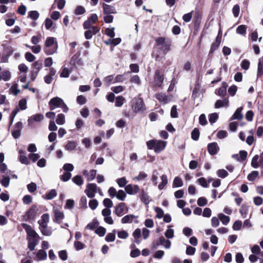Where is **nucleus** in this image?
I'll list each match as a JSON object with an SVG mask.
<instances>
[{
  "mask_svg": "<svg viewBox=\"0 0 263 263\" xmlns=\"http://www.w3.org/2000/svg\"><path fill=\"white\" fill-rule=\"evenodd\" d=\"M165 79V70L160 67L157 68L153 77V87L162 88Z\"/></svg>",
  "mask_w": 263,
  "mask_h": 263,
  "instance_id": "obj_2",
  "label": "nucleus"
},
{
  "mask_svg": "<svg viewBox=\"0 0 263 263\" xmlns=\"http://www.w3.org/2000/svg\"><path fill=\"white\" fill-rule=\"evenodd\" d=\"M218 177L221 178H224L229 175L228 173L223 169H220L217 172Z\"/></svg>",
  "mask_w": 263,
  "mask_h": 263,
  "instance_id": "obj_56",
  "label": "nucleus"
},
{
  "mask_svg": "<svg viewBox=\"0 0 263 263\" xmlns=\"http://www.w3.org/2000/svg\"><path fill=\"white\" fill-rule=\"evenodd\" d=\"M166 145V142L162 140H156L155 144V152L159 153L162 151Z\"/></svg>",
  "mask_w": 263,
  "mask_h": 263,
  "instance_id": "obj_16",
  "label": "nucleus"
},
{
  "mask_svg": "<svg viewBox=\"0 0 263 263\" xmlns=\"http://www.w3.org/2000/svg\"><path fill=\"white\" fill-rule=\"evenodd\" d=\"M125 192L129 195L136 194L140 191L139 185L129 184L125 187Z\"/></svg>",
  "mask_w": 263,
  "mask_h": 263,
  "instance_id": "obj_11",
  "label": "nucleus"
},
{
  "mask_svg": "<svg viewBox=\"0 0 263 263\" xmlns=\"http://www.w3.org/2000/svg\"><path fill=\"white\" fill-rule=\"evenodd\" d=\"M44 119V116L41 114H36L30 117L28 120V124L31 125L35 122H40Z\"/></svg>",
  "mask_w": 263,
  "mask_h": 263,
  "instance_id": "obj_17",
  "label": "nucleus"
},
{
  "mask_svg": "<svg viewBox=\"0 0 263 263\" xmlns=\"http://www.w3.org/2000/svg\"><path fill=\"white\" fill-rule=\"evenodd\" d=\"M97 185L95 183H89L85 190V193L87 196L90 198L95 197L97 192Z\"/></svg>",
  "mask_w": 263,
  "mask_h": 263,
  "instance_id": "obj_9",
  "label": "nucleus"
},
{
  "mask_svg": "<svg viewBox=\"0 0 263 263\" xmlns=\"http://www.w3.org/2000/svg\"><path fill=\"white\" fill-rule=\"evenodd\" d=\"M221 38L222 34L220 31H219L218 32V34L216 38L215 41L213 42L211 46V48L210 50V53L214 52L216 50H217L219 48L221 43Z\"/></svg>",
  "mask_w": 263,
  "mask_h": 263,
  "instance_id": "obj_12",
  "label": "nucleus"
},
{
  "mask_svg": "<svg viewBox=\"0 0 263 263\" xmlns=\"http://www.w3.org/2000/svg\"><path fill=\"white\" fill-rule=\"evenodd\" d=\"M183 185V181L181 178L179 177H176L174 180L173 186V187H181Z\"/></svg>",
  "mask_w": 263,
  "mask_h": 263,
  "instance_id": "obj_40",
  "label": "nucleus"
},
{
  "mask_svg": "<svg viewBox=\"0 0 263 263\" xmlns=\"http://www.w3.org/2000/svg\"><path fill=\"white\" fill-rule=\"evenodd\" d=\"M257 77L258 79L262 78L263 77V58H260L259 59Z\"/></svg>",
  "mask_w": 263,
  "mask_h": 263,
  "instance_id": "obj_21",
  "label": "nucleus"
},
{
  "mask_svg": "<svg viewBox=\"0 0 263 263\" xmlns=\"http://www.w3.org/2000/svg\"><path fill=\"white\" fill-rule=\"evenodd\" d=\"M126 196V194L125 192L122 190H119L116 195V197L119 200H120L121 201H124Z\"/></svg>",
  "mask_w": 263,
  "mask_h": 263,
  "instance_id": "obj_48",
  "label": "nucleus"
},
{
  "mask_svg": "<svg viewBox=\"0 0 263 263\" xmlns=\"http://www.w3.org/2000/svg\"><path fill=\"white\" fill-rule=\"evenodd\" d=\"M72 181L78 185H81L83 184L84 181L82 177L80 175H76L72 179Z\"/></svg>",
  "mask_w": 263,
  "mask_h": 263,
  "instance_id": "obj_36",
  "label": "nucleus"
},
{
  "mask_svg": "<svg viewBox=\"0 0 263 263\" xmlns=\"http://www.w3.org/2000/svg\"><path fill=\"white\" fill-rule=\"evenodd\" d=\"M71 177V174L70 172H65L60 176V179L64 182L68 181Z\"/></svg>",
  "mask_w": 263,
  "mask_h": 263,
  "instance_id": "obj_47",
  "label": "nucleus"
},
{
  "mask_svg": "<svg viewBox=\"0 0 263 263\" xmlns=\"http://www.w3.org/2000/svg\"><path fill=\"white\" fill-rule=\"evenodd\" d=\"M79 205L80 208L82 209H86L87 208V199L85 196H83L81 198Z\"/></svg>",
  "mask_w": 263,
  "mask_h": 263,
  "instance_id": "obj_54",
  "label": "nucleus"
},
{
  "mask_svg": "<svg viewBox=\"0 0 263 263\" xmlns=\"http://www.w3.org/2000/svg\"><path fill=\"white\" fill-rule=\"evenodd\" d=\"M85 12L86 10L84 7L82 6H78L74 10V13L76 15H82L85 13Z\"/></svg>",
  "mask_w": 263,
  "mask_h": 263,
  "instance_id": "obj_49",
  "label": "nucleus"
},
{
  "mask_svg": "<svg viewBox=\"0 0 263 263\" xmlns=\"http://www.w3.org/2000/svg\"><path fill=\"white\" fill-rule=\"evenodd\" d=\"M36 257L39 260H44L47 258V253L44 250H40L36 253Z\"/></svg>",
  "mask_w": 263,
  "mask_h": 263,
  "instance_id": "obj_39",
  "label": "nucleus"
},
{
  "mask_svg": "<svg viewBox=\"0 0 263 263\" xmlns=\"http://www.w3.org/2000/svg\"><path fill=\"white\" fill-rule=\"evenodd\" d=\"M77 145V143L75 141H68L67 144L65 146V148L68 151H72L76 148Z\"/></svg>",
  "mask_w": 263,
  "mask_h": 263,
  "instance_id": "obj_31",
  "label": "nucleus"
},
{
  "mask_svg": "<svg viewBox=\"0 0 263 263\" xmlns=\"http://www.w3.org/2000/svg\"><path fill=\"white\" fill-rule=\"evenodd\" d=\"M55 122L59 125L64 124L65 122L64 115L63 114H58Z\"/></svg>",
  "mask_w": 263,
  "mask_h": 263,
  "instance_id": "obj_44",
  "label": "nucleus"
},
{
  "mask_svg": "<svg viewBox=\"0 0 263 263\" xmlns=\"http://www.w3.org/2000/svg\"><path fill=\"white\" fill-rule=\"evenodd\" d=\"M74 246L76 250L79 251L84 248L85 245L80 241H76Z\"/></svg>",
  "mask_w": 263,
  "mask_h": 263,
  "instance_id": "obj_58",
  "label": "nucleus"
},
{
  "mask_svg": "<svg viewBox=\"0 0 263 263\" xmlns=\"http://www.w3.org/2000/svg\"><path fill=\"white\" fill-rule=\"evenodd\" d=\"M258 171H254L248 175L247 178L249 181H253L258 177Z\"/></svg>",
  "mask_w": 263,
  "mask_h": 263,
  "instance_id": "obj_45",
  "label": "nucleus"
},
{
  "mask_svg": "<svg viewBox=\"0 0 263 263\" xmlns=\"http://www.w3.org/2000/svg\"><path fill=\"white\" fill-rule=\"evenodd\" d=\"M18 106L21 110H25L27 108V100L23 98L21 99L18 102Z\"/></svg>",
  "mask_w": 263,
  "mask_h": 263,
  "instance_id": "obj_51",
  "label": "nucleus"
},
{
  "mask_svg": "<svg viewBox=\"0 0 263 263\" xmlns=\"http://www.w3.org/2000/svg\"><path fill=\"white\" fill-rule=\"evenodd\" d=\"M118 236L121 239H126L128 236V233L125 230H122L118 232Z\"/></svg>",
  "mask_w": 263,
  "mask_h": 263,
  "instance_id": "obj_63",
  "label": "nucleus"
},
{
  "mask_svg": "<svg viewBox=\"0 0 263 263\" xmlns=\"http://www.w3.org/2000/svg\"><path fill=\"white\" fill-rule=\"evenodd\" d=\"M139 197L141 201L145 205H147L149 203V197L143 189L140 191V194H139Z\"/></svg>",
  "mask_w": 263,
  "mask_h": 263,
  "instance_id": "obj_20",
  "label": "nucleus"
},
{
  "mask_svg": "<svg viewBox=\"0 0 263 263\" xmlns=\"http://www.w3.org/2000/svg\"><path fill=\"white\" fill-rule=\"evenodd\" d=\"M21 226L25 229L27 234V238H31V239H38L39 238V235L32 229L30 225L23 223H22Z\"/></svg>",
  "mask_w": 263,
  "mask_h": 263,
  "instance_id": "obj_6",
  "label": "nucleus"
},
{
  "mask_svg": "<svg viewBox=\"0 0 263 263\" xmlns=\"http://www.w3.org/2000/svg\"><path fill=\"white\" fill-rule=\"evenodd\" d=\"M200 132L198 128H195L191 133V138L193 140L197 141L199 139Z\"/></svg>",
  "mask_w": 263,
  "mask_h": 263,
  "instance_id": "obj_35",
  "label": "nucleus"
},
{
  "mask_svg": "<svg viewBox=\"0 0 263 263\" xmlns=\"http://www.w3.org/2000/svg\"><path fill=\"white\" fill-rule=\"evenodd\" d=\"M133 235L134 238L135 239V242L137 244L140 243V241L139 240V238L141 237V230L139 228L136 229L134 232Z\"/></svg>",
  "mask_w": 263,
  "mask_h": 263,
  "instance_id": "obj_30",
  "label": "nucleus"
},
{
  "mask_svg": "<svg viewBox=\"0 0 263 263\" xmlns=\"http://www.w3.org/2000/svg\"><path fill=\"white\" fill-rule=\"evenodd\" d=\"M242 109V107L238 108L231 117V120L236 119L238 120H241L243 118V116L241 114Z\"/></svg>",
  "mask_w": 263,
  "mask_h": 263,
  "instance_id": "obj_22",
  "label": "nucleus"
},
{
  "mask_svg": "<svg viewBox=\"0 0 263 263\" xmlns=\"http://www.w3.org/2000/svg\"><path fill=\"white\" fill-rule=\"evenodd\" d=\"M43 60H39L35 61L32 64V70H35V71L39 72L40 70L42 68Z\"/></svg>",
  "mask_w": 263,
  "mask_h": 263,
  "instance_id": "obj_24",
  "label": "nucleus"
},
{
  "mask_svg": "<svg viewBox=\"0 0 263 263\" xmlns=\"http://www.w3.org/2000/svg\"><path fill=\"white\" fill-rule=\"evenodd\" d=\"M116 230H112L111 233H108L105 237V240L107 242H113L116 238Z\"/></svg>",
  "mask_w": 263,
  "mask_h": 263,
  "instance_id": "obj_27",
  "label": "nucleus"
},
{
  "mask_svg": "<svg viewBox=\"0 0 263 263\" xmlns=\"http://www.w3.org/2000/svg\"><path fill=\"white\" fill-rule=\"evenodd\" d=\"M50 110H54L57 107H61L62 104H64L63 100L59 97L52 98L48 103Z\"/></svg>",
  "mask_w": 263,
  "mask_h": 263,
  "instance_id": "obj_8",
  "label": "nucleus"
},
{
  "mask_svg": "<svg viewBox=\"0 0 263 263\" xmlns=\"http://www.w3.org/2000/svg\"><path fill=\"white\" fill-rule=\"evenodd\" d=\"M251 166L255 168H258L260 166L263 168V152L260 154V156L255 155L252 158L251 161Z\"/></svg>",
  "mask_w": 263,
  "mask_h": 263,
  "instance_id": "obj_7",
  "label": "nucleus"
},
{
  "mask_svg": "<svg viewBox=\"0 0 263 263\" xmlns=\"http://www.w3.org/2000/svg\"><path fill=\"white\" fill-rule=\"evenodd\" d=\"M228 104V100H218L216 101L215 104V107L216 108H219L220 107H223Z\"/></svg>",
  "mask_w": 263,
  "mask_h": 263,
  "instance_id": "obj_42",
  "label": "nucleus"
},
{
  "mask_svg": "<svg viewBox=\"0 0 263 263\" xmlns=\"http://www.w3.org/2000/svg\"><path fill=\"white\" fill-rule=\"evenodd\" d=\"M135 217L134 215H126L122 218L121 222L122 223H132Z\"/></svg>",
  "mask_w": 263,
  "mask_h": 263,
  "instance_id": "obj_32",
  "label": "nucleus"
},
{
  "mask_svg": "<svg viewBox=\"0 0 263 263\" xmlns=\"http://www.w3.org/2000/svg\"><path fill=\"white\" fill-rule=\"evenodd\" d=\"M28 240V248L30 251H33L35 249V246L37 244V239H31V238H27Z\"/></svg>",
  "mask_w": 263,
  "mask_h": 263,
  "instance_id": "obj_25",
  "label": "nucleus"
},
{
  "mask_svg": "<svg viewBox=\"0 0 263 263\" xmlns=\"http://www.w3.org/2000/svg\"><path fill=\"white\" fill-rule=\"evenodd\" d=\"M39 13L37 11H30L28 13V17L33 21H36L39 17Z\"/></svg>",
  "mask_w": 263,
  "mask_h": 263,
  "instance_id": "obj_46",
  "label": "nucleus"
},
{
  "mask_svg": "<svg viewBox=\"0 0 263 263\" xmlns=\"http://www.w3.org/2000/svg\"><path fill=\"white\" fill-rule=\"evenodd\" d=\"M117 182L119 186L121 187H124L127 182L124 177L118 179Z\"/></svg>",
  "mask_w": 263,
  "mask_h": 263,
  "instance_id": "obj_60",
  "label": "nucleus"
},
{
  "mask_svg": "<svg viewBox=\"0 0 263 263\" xmlns=\"http://www.w3.org/2000/svg\"><path fill=\"white\" fill-rule=\"evenodd\" d=\"M20 153L21 154L20 157H19V160L22 163L24 164H28L29 161L28 160V159L27 157L25 155V152L23 151V150H21L20 151Z\"/></svg>",
  "mask_w": 263,
  "mask_h": 263,
  "instance_id": "obj_28",
  "label": "nucleus"
},
{
  "mask_svg": "<svg viewBox=\"0 0 263 263\" xmlns=\"http://www.w3.org/2000/svg\"><path fill=\"white\" fill-rule=\"evenodd\" d=\"M237 90V87L235 85H233L229 88L228 92L231 96H234Z\"/></svg>",
  "mask_w": 263,
  "mask_h": 263,
  "instance_id": "obj_64",
  "label": "nucleus"
},
{
  "mask_svg": "<svg viewBox=\"0 0 263 263\" xmlns=\"http://www.w3.org/2000/svg\"><path fill=\"white\" fill-rule=\"evenodd\" d=\"M218 218L221 220L222 223L225 225L227 224L230 221V217L222 213H220L218 214Z\"/></svg>",
  "mask_w": 263,
  "mask_h": 263,
  "instance_id": "obj_38",
  "label": "nucleus"
},
{
  "mask_svg": "<svg viewBox=\"0 0 263 263\" xmlns=\"http://www.w3.org/2000/svg\"><path fill=\"white\" fill-rule=\"evenodd\" d=\"M241 226H242L241 221L238 220L234 222L232 228L234 231H238L240 229Z\"/></svg>",
  "mask_w": 263,
  "mask_h": 263,
  "instance_id": "obj_61",
  "label": "nucleus"
},
{
  "mask_svg": "<svg viewBox=\"0 0 263 263\" xmlns=\"http://www.w3.org/2000/svg\"><path fill=\"white\" fill-rule=\"evenodd\" d=\"M40 229L42 234L44 236H50L51 235L52 232L50 229H48L47 228V224L45 223V224H40Z\"/></svg>",
  "mask_w": 263,
  "mask_h": 263,
  "instance_id": "obj_23",
  "label": "nucleus"
},
{
  "mask_svg": "<svg viewBox=\"0 0 263 263\" xmlns=\"http://www.w3.org/2000/svg\"><path fill=\"white\" fill-rule=\"evenodd\" d=\"M247 27L245 25H241L238 26L236 29V32L238 34L244 35L246 33Z\"/></svg>",
  "mask_w": 263,
  "mask_h": 263,
  "instance_id": "obj_41",
  "label": "nucleus"
},
{
  "mask_svg": "<svg viewBox=\"0 0 263 263\" xmlns=\"http://www.w3.org/2000/svg\"><path fill=\"white\" fill-rule=\"evenodd\" d=\"M57 195V193L56 190L55 189H52L46 194V199L47 200H51L55 197Z\"/></svg>",
  "mask_w": 263,
  "mask_h": 263,
  "instance_id": "obj_37",
  "label": "nucleus"
},
{
  "mask_svg": "<svg viewBox=\"0 0 263 263\" xmlns=\"http://www.w3.org/2000/svg\"><path fill=\"white\" fill-rule=\"evenodd\" d=\"M156 140H150L146 142V145L149 149H154L155 151V144Z\"/></svg>",
  "mask_w": 263,
  "mask_h": 263,
  "instance_id": "obj_55",
  "label": "nucleus"
},
{
  "mask_svg": "<svg viewBox=\"0 0 263 263\" xmlns=\"http://www.w3.org/2000/svg\"><path fill=\"white\" fill-rule=\"evenodd\" d=\"M161 182L158 185V188L159 190H162L165 186L167 184V176L165 174H163L161 177Z\"/></svg>",
  "mask_w": 263,
  "mask_h": 263,
  "instance_id": "obj_33",
  "label": "nucleus"
},
{
  "mask_svg": "<svg viewBox=\"0 0 263 263\" xmlns=\"http://www.w3.org/2000/svg\"><path fill=\"white\" fill-rule=\"evenodd\" d=\"M40 206L36 204L32 205L25 213L24 216V219L26 221L34 220L37 214L41 213Z\"/></svg>",
  "mask_w": 263,
  "mask_h": 263,
  "instance_id": "obj_4",
  "label": "nucleus"
},
{
  "mask_svg": "<svg viewBox=\"0 0 263 263\" xmlns=\"http://www.w3.org/2000/svg\"><path fill=\"white\" fill-rule=\"evenodd\" d=\"M125 98L121 96H118L116 99L115 105L117 107H121L124 103Z\"/></svg>",
  "mask_w": 263,
  "mask_h": 263,
  "instance_id": "obj_50",
  "label": "nucleus"
},
{
  "mask_svg": "<svg viewBox=\"0 0 263 263\" xmlns=\"http://www.w3.org/2000/svg\"><path fill=\"white\" fill-rule=\"evenodd\" d=\"M58 43L53 37H48L45 43L44 51L47 55L53 54L57 52Z\"/></svg>",
  "mask_w": 263,
  "mask_h": 263,
  "instance_id": "obj_3",
  "label": "nucleus"
},
{
  "mask_svg": "<svg viewBox=\"0 0 263 263\" xmlns=\"http://www.w3.org/2000/svg\"><path fill=\"white\" fill-rule=\"evenodd\" d=\"M155 46L158 47L159 50L161 51L164 55L171 50L172 40L169 37H157L155 39Z\"/></svg>",
  "mask_w": 263,
  "mask_h": 263,
  "instance_id": "obj_1",
  "label": "nucleus"
},
{
  "mask_svg": "<svg viewBox=\"0 0 263 263\" xmlns=\"http://www.w3.org/2000/svg\"><path fill=\"white\" fill-rule=\"evenodd\" d=\"M115 28H107L105 30V33L108 36H109L111 38H113L115 36V33L114 32Z\"/></svg>",
  "mask_w": 263,
  "mask_h": 263,
  "instance_id": "obj_52",
  "label": "nucleus"
},
{
  "mask_svg": "<svg viewBox=\"0 0 263 263\" xmlns=\"http://www.w3.org/2000/svg\"><path fill=\"white\" fill-rule=\"evenodd\" d=\"M100 27L99 26H93L92 29H87L84 32V36L86 39L90 40L92 38L93 35L96 34L100 31Z\"/></svg>",
  "mask_w": 263,
  "mask_h": 263,
  "instance_id": "obj_10",
  "label": "nucleus"
},
{
  "mask_svg": "<svg viewBox=\"0 0 263 263\" xmlns=\"http://www.w3.org/2000/svg\"><path fill=\"white\" fill-rule=\"evenodd\" d=\"M95 233L98 234L100 237L104 236L106 233V229L103 227H98L95 230Z\"/></svg>",
  "mask_w": 263,
  "mask_h": 263,
  "instance_id": "obj_43",
  "label": "nucleus"
},
{
  "mask_svg": "<svg viewBox=\"0 0 263 263\" xmlns=\"http://www.w3.org/2000/svg\"><path fill=\"white\" fill-rule=\"evenodd\" d=\"M49 215L48 213H45L42 215L41 216V221L39 220L38 221V223L39 225L40 226V224L41 225L45 224V223L47 224V223L49 222Z\"/></svg>",
  "mask_w": 263,
  "mask_h": 263,
  "instance_id": "obj_34",
  "label": "nucleus"
},
{
  "mask_svg": "<svg viewBox=\"0 0 263 263\" xmlns=\"http://www.w3.org/2000/svg\"><path fill=\"white\" fill-rule=\"evenodd\" d=\"M171 117L173 118H176L178 117L177 106L173 105L171 110Z\"/></svg>",
  "mask_w": 263,
  "mask_h": 263,
  "instance_id": "obj_57",
  "label": "nucleus"
},
{
  "mask_svg": "<svg viewBox=\"0 0 263 263\" xmlns=\"http://www.w3.org/2000/svg\"><path fill=\"white\" fill-rule=\"evenodd\" d=\"M132 109L135 112L143 111L145 109L143 100L141 98H135L133 100Z\"/></svg>",
  "mask_w": 263,
  "mask_h": 263,
  "instance_id": "obj_5",
  "label": "nucleus"
},
{
  "mask_svg": "<svg viewBox=\"0 0 263 263\" xmlns=\"http://www.w3.org/2000/svg\"><path fill=\"white\" fill-rule=\"evenodd\" d=\"M99 223L97 219L94 218L91 222L89 223L86 226V228L89 229L91 230H93L98 227Z\"/></svg>",
  "mask_w": 263,
  "mask_h": 263,
  "instance_id": "obj_29",
  "label": "nucleus"
},
{
  "mask_svg": "<svg viewBox=\"0 0 263 263\" xmlns=\"http://www.w3.org/2000/svg\"><path fill=\"white\" fill-rule=\"evenodd\" d=\"M25 57L26 60L29 62H32L35 59V56L30 52H26Z\"/></svg>",
  "mask_w": 263,
  "mask_h": 263,
  "instance_id": "obj_62",
  "label": "nucleus"
},
{
  "mask_svg": "<svg viewBox=\"0 0 263 263\" xmlns=\"http://www.w3.org/2000/svg\"><path fill=\"white\" fill-rule=\"evenodd\" d=\"M125 208L126 209V212H127L128 209L126 206V204L124 202H121L116 206L115 213L118 216L121 217L122 216Z\"/></svg>",
  "mask_w": 263,
  "mask_h": 263,
  "instance_id": "obj_13",
  "label": "nucleus"
},
{
  "mask_svg": "<svg viewBox=\"0 0 263 263\" xmlns=\"http://www.w3.org/2000/svg\"><path fill=\"white\" fill-rule=\"evenodd\" d=\"M218 118V115L217 113H212L209 115V120L211 124L215 123Z\"/></svg>",
  "mask_w": 263,
  "mask_h": 263,
  "instance_id": "obj_53",
  "label": "nucleus"
},
{
  "mask_svg": "<svg viewBox=\"0 0 263 263\" xmlns=\"http://www.w3.org/2000/svg\"><path fill=\"white\" fill-rule=\"evenodd\" d=\"M208 203L206 199L204 197H199L197 200V204L200 206L205 205Z\"/></svg>",
  "mask_w": 263,
  "mask_h": 263,
  "instance_id": "obj_59",
  "label": "nucleus"
},
{
  "mask_svg": "<svg viewBox=\"0 0 263 263\" xmlns=\"http://www.w3.org/2000/svg\"><path fill=\"white\" fill-rule=\"evenodd\" d=\"M64 218V215L63 212L59 210H54L53 221L59 224L61 223L62 220Z\"/></svg>",
  "mask_w": 263,
  "mask_h": 263,
  "instance_id": "obj_18",
  "label": "nucleus"
},
{
  "mask_svg": "<svg viewBox=\"0 0 263 263\" xmlns=\"http://www.w3.org/2000/svg\"><path fill=\"white\" fill-rule=\"evenodd\" d=\"M227 87V83L225 82H223L222 83V86L221 87L219 88L218 90V93L217 94L221 97L225 96L226 94Z\"/></svg>",
  "mask_w": 263,
  "mask_h": 263,
  "instance_id": "obj_26",
  "label": "nucleus"
},
{
  "mask_svg": "<svg viewBox=\"0 0 263 263\" xmlns=\"http://www.w3.org/2000/svg\"><path fill=\"white\" fill-rule=\"evenodd\" d=\"M102 7L103 13L105 14H115L117 13L116 9L113 6L103 3Z\"/></svg>",
  "mask_w": 263,
  "mask_h": 263,
  "instance_id": "obj_15",
  "label": "nucleus"
},
{
  "mask_svg": "<svg viewBox=\"0 0 263 263\" xmlns=\"http://www.w3.org/2000/svg\"><path fill=\"white\" fill-rule=\"evenodd\" d=\"M156 98L160 102L166 104L170 101L169 97L162 92L158 93L156 95Z\"/></svg>",
  "mask_w": 263,
  "mask_h": 263,
  "instance_id": "obj_19",
  "label": "nucleus"
},
{
  "mask_svg": "<svg viewBox=\"0 0 263 263\" xmlns=\"http://www.w3.org/2000/svg\"><path fill=\"white\" fill-rule=\"evenodd\" d=\"M208 151L211 155L216 154L219 151V147L216 142L210 143L208 145Z\"/></svg>",
  "mask_w": 263,
  "mask_h": 263,
  "instance_id": "obj_14",
  "label": "nucleus"
}]
</instances>
